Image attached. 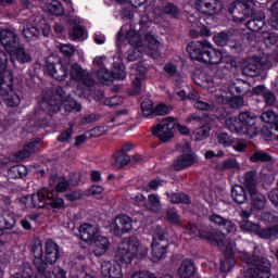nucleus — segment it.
Segmentation results:
<instances>
[{"label": "nucleus", "mask_w": 278, "mask_h": 278, "mask_svg": "<svg viewBox=\"0 0 278 278\" xmlns=\"http://www.w3.org/2000/svg\"><path fill=\"white\" fill-rule=\"evenodd\" d=\"M235 23H242L249 16H253L247 23L248 29L251 31H260L266 25V15L264 12L255 13V1L253 0H238L232 2L228 9Z\"/></svg>", "instance_id": "obj_1"}, {"label": "nucleus", "mask_w": 278, "mask_h": 278, "mask_svg": "<svg viewBox=\"0 0 278 278\" xmlns=\"http://www.w3.org/2000/svg\"><path fill=\"white\" fill-rule=\"evenodd\" d=\"M33 264L37 268V273H45L47 276L51 275L49 270V264L58 263L60 260V245L51 239H48L45 244V251L42 249V242L36 241L31 248Z\"/></svg>", "instance_id": "obj_2"}, {"label": "nucleus", "mask_w": 278, "mask_h": 278, "mask_svg": "<svg viewBox=\"0 0 278 278\" xmlns=\"http://www.w3.org/2000/svg\"><path fill=\"white\" fill-rule=\"evenodd\" d=\"M0 101L8 108H18L21 96L14 90V76L8 71V54L0 50Z\"/></svg>", "instance_id": "obj_3"}, {"label": "nucleus", "mask_w": 278, "mask_h": 278, "mask_svg": "<svg viewBox=\"0 0 278 278\" xmlns=\"http://www.w3.org/2000/svg\"><path fill=\"white\" fill-rule=\"evenodd\" d=\"M60 108H62V96L43 97L35 111L34 121L36 127H49L51 116L60 112Z\"/></svg>", "instance_id": "obj_4"}, {"label": "nucleus", "mask_w": 278, "mask_h": 278, "mask_svg": "<svg viewBox=\"0 0 278 278\" xmlns=\"http://www.w3.org/2000/svg\"><path fill=\"white\" fill-rule=\"evenodd\" d=\"M207 239L212 244H217L224 251L225 257L220 262V270L222 273H229L236 266V260L233 258V247H236V243L223 232H213L208 235Z\"/></svg>", "instance_id": "obj_5"}, {"label": "nucleus", "mask_w": 278, "mask_h": 278, "mask_svg": "<svg viewBox=\"0 0 278 278\" xmlns=\"http://www.w3.org/2000/svg\"><path fill=\"white\" fill-rule=\"evenodd\" d=\"M149 253V250L142 244L136 237L123 239L121 242L116 257L124 264H131L134 257H144Z\"/></svg>", "instance_id": "obj_6"}, {"label": "nucleus", "mask_w": 278, "mask_h": 278, "mask_svg": "<svg viewBox=\"0 0 278 278\" xmlns=\"http://www.w3.org/2000/svg\"><path fill=\"white\" fill-rule=\"evenodd\" d=\"M93 65L96 68H98L97 73L99 81L105 86H111L114 79L121 81L127 77L125 65L121 61L113 63L112 72L108 71V68L103 66V58L101 56H98L93 60Z\"/></svg>", "instance_id": "obj_7"}, {"label": "nucleus", "mask_w": 278, "mask_h": 278, "mask_svg": "<svg viewBox=\"0 0 278 278\" xmlns=\"http://www.w3.org/2000/svg\"><path fill=\"white\" fill-rule=\"evenodd\" d=\"M168 230L166 227L157 226L152 240L151 260L152 262H160L163 257H166L168 251Z\"/></svg>", "instance_id": "obj_8"}, {"label": "nucleus", "mask_w": 278, "mask_h": 278, "mask_svg": "<svg viewBox=\"0 0 278 278\" xmlns=\"http://www.w3.org/2000/svg\"><path fill=\"white\" fill-rule=\"evenodd\" d=\"M233 90L237 92V94H247L249 90H251V85L247 81H238L237 84H233L232 86L225 85V89L218 88V89H210V92L214 94L217 103H229V96L228 92H233Z\"/></svg>", "instance_id": "obj_9"}, {"label": "nucleus", "mask_w": 278, "mask_h": 278, "mask_svg": "<svg viewBox=\"0 0 278 278\" xmlns=\"http://www.w3.org/2000/svg\"><path fill=\"white\" fill-rule=\"evenodd\" d=\"M123 38L129 42L134 48L142 49V37L136 31V28L131 25H124L117 33V47H121Z\"/></svg>", "instance_id": "obj_10"}, {"label": "nucleus", "mask_w": 278, "mask_h": 278, "mask_svg": "<svg viewBox=\"0 0 278 278\" xmlns=\"http://www.w3.org/2000/svg\"><path fill=\"white\" fill-rule=\"evenodd\" d=\"M182 153L180 156H178L174 163H173V168L174 170H184L186 168H190V166H194L197 162H199V156L194 154L190 150V143H186Z\"/></svg>", "instance_id": "obj_11"}, {"label": "nucleus", "mask_w": 278, "mask_h": 278, "mask_svg": "<svg viewBox=\"0 0 278 278\" xmlns=\"http://www.w3.org/2000/svg\"><path fill=\"white\" fill-rule=\"evenodd\" d=\"M175 127H177V119L167 117L154 127L153 135L157 136L162 142H168V140L173 138V130Z\"/></svg>", "instance_id": "obj_12"}, {"label": "nucleus", "mask_w": 278, "mask_h": 278, "mask_svg": "<svg viewBox=\"0 0 278 278\" xmlns=\"http://www.w3.org/2000/svg\"><path fill=\"white\" fill-rule=\"evenodd\" d=\"M188 123H192L193 125H195V127H198L192 134L193 140L202 141L210 136V131L212 130V128L210 127V124L205 123V119H203V117L199 116L198 114H192L188 118Z\"/></svg>", "instance_id": "obj_13"}, {"label": "nucleus", "mask_w": 278, "mask_h": 278, "mask_svg": "<svg viewBox=\"0 0 278 278\" xmlns=\"http://www.w3.org/2000/svg\"><path fill=\"white\" fill-rule=\"evenodd\" d=\"M0 45L10 53L21 47V38H18L16 31L4 28L0 30Z\"/></svg>", "instance_id": "obj_14"}, {"label": "nucleus", "mask_w": 278, "mask_h": 278, "mask_svg": "<svg viewBox=\"0 0 278 278\" xmlns=\"http://www.w3.org/2000/svg\"><path fill=\"white\" fill-rule=\"evenodd\" d=\"M134 229L131 217L122 214L115 217L111 223V231L114 236H123V233H129Z\"/></svg>", "instance_id": "obj_15"}, {"label": "nucleus", "mask_w": 278, "mask_h": 278, "mask_svg": "<svg viewBox=\"0 0 278 278\" xmlns=\"http://www.w3.org/2000/svg\"><path fill=\"white\" fill-rule=\"evenodd\" d=\"M195 9L200 14L214 16V14H219L223 11V2L218 0H197Z\"/></svg>", "instance_id": "obj_16"}, {"label": "nucleus", "mask_w": 278, "mask_h": 278, "mask_svg": "<svg viewBox=\"0 0 278 278\" xmlns=\"http://www.w3.org/2000/svg\"><path fill=\"white\" fill-rule=\"evenodd\" d=\"M70 75L74 81L84 84L88 89L94 86V79H92V76L89 75L88 72L84 71L79 64L72 65Z\"/></svg>", "instance_id": "obj_17"}, {"label": "nucleus", "mask_w": 278, "mask_h": 278, "mask_svg": "<svg viewBox=\"0 0 278 278\" xmlns=\"http://www.w3.org/2000/svg\"><path fill=\"white\" fill-rule=\"evenodd\" d=\"M207 43L210 41H191L187 45V53L191 60H197L198 62H203L205 51L207 50Z\"/></svg>", "instance_id": "obj_18"}, {"label": "nucleus", "mask_w": 278, "mask_h": 278, "mask_svg": "<svg viewBox=\"0 0 278 278\" xmlns=\"http://www.w3.org/2000/svg\"><path fill=\"white\" fill-rule=\"evenodd\" d=\"M79 236L80 240L87 244H92L101 236V231L99 230V226L85 223L79 227Z\"/></svg>", "instance_id": "obj_19"}, {"label": "nucleus", "mask_w": 278, "mask_h": 278, "mask_svg": "<svg viewBox=\"0 0 278 278\" xmlns=\"http://www.w3.org/2000/svg\"><path fill=\"white\" fill-rule=\"evenodd\" d=\"M270 261L262 257V261L256 262L253 268H250L247 278H270Z\"/></svg>", "instance_id": "obj_20"}, {"label": "nucleus", "mask_w": 278, "mask_h": 278, "mask_svg": "<svg viewBox=\"0 0 278 278\" xmlns=\"http://www.w3.org/2000/svg\"><path fill=\"white\" fill-rule=\"evenodd\" d=\"M100 273L103 278H123V269L121 265L114 261L102 262Z\"/></svg>", "instance_id": "obj_21"}, {"label": "nucleus", "mask_w": 278, "mask_h": 278, "mask_svg": "<svg viewBox=\"0 0 278 278\" xmlns=\"http://www.w3.org/2000/svg\"><path fill=\"white\" fill-rule=\"evenodd\" d=\"M255 118L256 116L254 115V113L249 111L241 112L239 114V121L241 122L244 131H248V136L250 138H253V136H255V129H257V126H255Z\"/></svg>", "instance_id": "obj_22"}, {"label": "nucleus", "mask_w": 278, "mask_h": 278, "mask_svg": "<svg viewBox=\"0 0 278 278\" xmlns=\"http://www.w3.org/2000/svg\"><path fill=\"white\" fill-rule=\"evenodd\" d=\"M261 71H262V61H260V58H249L248 60H245L241 73L247 77H257Z\"/></svg>", "instance_id": "obj_23"}, {"label": "nucleus", "mask_w": 278, "mask_h": 278, "mask_svg": "<svg viewBox=\"0 0 278 278\" xmlns=\"http://www.w3.org/2000/svg\"><path fill=\"white\" fill-rule=\"evenodd\" d=\"M47 72L58 81H64V79L68 77V67L64 66L61 62H58L56 64L47 63Z\"/></svg>", "instance_id": "obj_24"}, {"label": "nucleus", "mask_w": 278, "mask_h": 278, "mask_svg": "<svg viewBox=\"0 0 278 278\" xmlns=\"http://www.w3.org/2000/svg\"><path fill=\"white\" fill-rule=\"evenodd\" d=\"M16 225V218L14 212L10 210H0V236H3V231L14 229Z\"/></svg>", "instance_id": "obj_25"}, {"label": "nucleus", "mask_w": 278, "mask_h": 278, "mask_svg": "<svg viewBox=\"0 0 278 278\" xmlns=\"http://www.w3.org/2000/svg\"><path fill=\"white\" fill-rule=\"evenodd\" d=\"M204 64H220L223 62V53L212 46V42L206 43V50H204V56L202 59Z\"/></svg>", "instance_id": "obj_26"}, {"label": "nucleus", "mask_w": 278, "mask_h": 278, "mask_svg": "<svg viewBox=\"0 0 278 278\" xmlns=\"http://www.w3.org/2000/svg\"><path fill=\"white\" fill-rule=\"evenodd\" d=\"M22 34L27 41L40 38V29L34 24V17H30L23 23Z\"/></svg>", "instance_id": "obj_27"}, {"label": "nucleus", "mask_w": 278, "mask_h": 278, "mask_svg": "<svg viewBox=\"0 0 278 278\" xmlns=\"http://www.w3.org/2000/svg\"><path fill=\"white\" fill-rule=\"evenodd\" d=\"M146 42H148L149 55L154 60L162 55V50L164 49V45L160 42L153 35H146Z\"/></svg>", "instance_id": "obj_28"}, {"label": "nucleus", "mask_w": 278, "mask_h": 278, "mask_svg": "<svg viewBox=\"0 0 278 278\" xmlns=\"http://www.w3.org/2000/svg\"><path fill=\"white\" fill-rule=\"evenodd\" d=\"M93 244V254L96 257H101V255H105L108 250L110 249V239L104 236H99L97 239L92 241Z\"/></svg>", "instance_id": "obj_29"}, {"label": "nucleus", "mask_w": 278, "mask_h": 278, "mask_svg": "<svg viewBox=\"0 0 278 278\" xmlns=\"http://www.w3.org/2000/svg\"><path fill=\"white\" fill-rule=\"evenodd\" d=\"M36 144H40V139H36L35 141L29 142L24 146V148L14 154L12 159L13 162H23V160H27L36 151Z\"/></svg>", "instance_id": "obj_30"}, {"label": "nucleus", "mask_w": 278, "mask_h": 278, "mask_svg": "<svg viewBox=\"0 0 278 278\" xmlns=\"http://www.w3.org/2000/svg\"><path fill=\"white\" fill-rule=\"evenodd\" d=\"M50 192L51 191H49V189L43 188L38 192L33 193L30 197V201H33L34 207H38V208L47 207Z\"/></svg>", "instance_id": "obj_31"}, {"label": "nucleus", "mask_w": 278, "mask_h": 278, "mask_svg": "<svg viewBox=\"0 0 278 278\" xmlns=\"http://www.w3.org/2000/svg\"><path fill=\"white\" fill-rule=\"evenodd\" d=\"M225 125L229 131L233 134H240L241 136H249V130H244V126H242V122L240 117H228L225 122Z\"/></svg>", "instance_id": "obj_32"}, {"label": "nucleus", "mask_w": 278, "mask_h": 278, "mask_svg": "<svg viewBox=\"0 0 278 278\" xmlns=\"http://www.w3.org/2000/svg\"><path fill=\"white\" fill-rule=\"evenodd\" d=\"M197 275V267L192 260H185L178 268L179 278H193Z\"/></svg>", "instance_id": "obj_33"}, {"label": "nucleus", "mask_w": 278, "mask_h": 278, "mask_svg": "<svg viewBox=\"0 0 278 278\" xmlns=\"http://www.w3.org/2000/svg\"><path fill=\"white\" fill-rule=\"evenodd\" d=\"M11 53V63L13 66H16V61L20 62V64H27V62H31V55L25 51L21 46H18L14 51L9 52Z\"/></svg>", "instance_id": "obj_34"}, {"label": "nucleus", "mask_w": 278, "mask_h": 278, "mask_svg": "<svg viewBox=\"0 0 278 278\" xmlns=\"http://www.w3.org/2000/svg\"><path fill=\"white\" fill-rule=\"evenodd\" d=\"M208 220L214 225H217V227H223L227 233H231V231L236 229V226L231 220H227L218 214L210 215Z\"/></svg>", "instance_id": "obj_35"}, {"label": "nucleus", "mask_w": 278, "mask_h": 278, "mask_svg": "<svg viewBox=\"0 0 278 278\" xmlns=\"http://www.w3.org/2000/svg\"><path fill=\"white\" fill-rule=\"evenodd\" d=\"M251 199V210H264L266 207V197L260 191H252L249 193Z\"/></svg>", "instance_id": "obj_36"}, {"label": "nucleus", "mask_w": 278, "mask_h": 278, "mask_svg": "<svg viewBox=\"0 0 278 278\" xmlns=\"http://www.w3.org/2000/svg\"><path fill=\"white\" fill-rule=\"evenodd\" d=\"M50 188H55L56 192H66L68 190V180L66 178L52 175L49 180Z\"/></svg>", "instance_id": "obj_37"}, {"label": "nucleus", "mask_w": 278, "mask_h": 278, "mask_svg": "<svg viewBox=\"0 0 278 278\" xmlns=\"http://www.w3.org/2000/svg\"><path fill=\"white\" fill-rule=\"evenodd\" d=\"M243 186L249 193L257 191V173L247 172L243 179Z\"/></svg>", "instance_id": "obj_38"}, {"label": "nucleus", "mask_w": 278, "mask_h": 278, "mask_svg": "<svg viewBox=\"0 0 278 278\" xmlns=\"http://www.w3.org/2000/svg\"><path fill=\"white\" fill-rule=\"evenodd\" d=\"M231 198L236 203H239V204L247 203L248 195H247V191L244 190V187L240 185L233 186L231 189Z\"/></svg>", "instance_id": "obj_39"}, {"label": "nucleus", "mask_w": 278, "mask_h": 278, "mask_svg": "<svg viewBox=\"0 0 278 278\" xmlns=\"http://www.w3.org/2000/svg\"><path fill=\"white\" fill-rule=\"evenodd\" d=\"M258 249V247H254V253H257ZM238 256L240 257V260H242V262H245V264H251L252 266H255L257 262H262V257H264L257 254L251 256V254H249L248 252H239Z\"/></svg>", "instance_id": "obj_40"}, {"label": "nucleus", "mask_w": 278, "mask_h": 278, "mask_svg": "<svg viewBox=\"0 0 278 278\" xmlns=\"http://www.w3.org/2000/svg\"><path fill=\"white\" fill-rule=\"evenodd\" d=\"M220 64H222L220 68H224V70H223V73H220V70H218L217 76L220 79H223V77H225V75H227V72L231 71V68H233L236 66V61L231 56H225L222 59Z\"/></svg>", "instance_id": "obj_41"}, {"label": "nucleus", "mask_w": 278, "mask_h": 278, "mask_svg": "<svg viewBox=\"0 0 278 278\" xmlns=\"http://www.w3.org/2000/svg\"><path fill=\"white\" fill-rule=\"evenodd\" d=\"M250 162L257 164V162H273V156L264 150H255L250 156Z\"/></svg>", "instance_id": "obj_42"}, {"label": "nucleus", "mask_w": 278, "mask_h": 278, "mask_svg": "<svg viewBox=\"0 0 278 278\" xmlns=\"http://www.w3.org/2000/svg\"><path fill=\"white\" fill-rule=\"evenodd\" d=\"M114 166L115 168H123V166H127L129 162H131V157L125 152H116L114 155Z\"/></svg>", "instance_id": "obj_43"}, {"label": "nucleus", "mask_w": 278, "mask_h": 278, "mask_svg": "<svg viewBox=\"0 0 278 278\" xmlns=\"http://www.w3.org/2000/svg\"><path fill=\"white\" fill-rule=\"evenodd\" d=\"M27 175V167L24 165H15L11 167L8 172V177L10 179H22V177H25Z\"/></svg>", "instance_id": "obj_44"}, {"label": "nucleus", "mask_w": 278, "mask_h": 278, "mask_svg": "<svg viewBox=\"0 0 278 278\" xmlns=\"http://www.w3.org/2000/svg\"><path fill=\"white\" fill-rule=\"evenodd\" d=\"M261 119L264 123H268L269 125L274 126V131H278V115L273 111L263 112L261 115Z\"/></svg>", "instance_id": "obj_45"}, {"label": "nucleus", "mask_w": 278, "mask_h": 278, "mask_svg": "<svg viewBox=\"0 0 278 278\" xmlns=\"http://www.w3.org/2000/svg\"><path fill=\"white\" fill-rule=\"evenodd\" d=\"M53 207V210H64V199L53 197V192L50 191L48 195V205L47 207Z\"/></svg>", "instance_id": "obj_46"}, {"label": "nucleus", "mask_w": 278, "mask_h": 278, "mask_svg": "<svg viewBox=\"0 0 278 278\" xmlns=\"http://www.w3.org/2000/svg\"><path fill=\"white\" fill-rule=\"evenodd\" d=\"M167 199L170 203H185L189 205L190 197L185 193H167Z\"/></svg>", "instance_id": "obj_47"}, {"label": "nucleus", "mask_w": 278, "mask_h": 278, "mask_svg": "<svg viewBox=\"0 0 278 278\" xmlns=\"http://www.w3.org/2000/svg\"><path fill=\"white\" fill-rule=\"evenodd\" d=\"M65 112H81V104L77 103L75 99L68 98L63 101Z\"/></svg>", "instance_id": "obj_48"}, {"label": "nucleus", "mask_w": 278, "mask_h": 278, "mask_svg": "<svg viewBox=\"0 0 278 278\" xmlns=\"http://www.w3.org/2000/svg\"><path fill=\"white\" fill-rule=\"evenodd\" d=\"M149 203L147 204V207L149 210H152V212H160V207L162 203L160 202V198L152 193L148 195Z\"/></svg>", "instance_id": "obj_49"}, {"label": "nucleus", "mask_w": 278, "mask_h": 278, "mask_svg": "<svg viewBox=\"0 0 278 278\" xmlns=\"http://www.w3.org/2000/svg\"><path fill=\"white\" fill-rule=\"evenodd\" d=\"M218 168L220 170H238V168H240V164H238L236 159H229L219 164Z\"/></svg>", "instance_id": "obj_50"}, {"label": "nucleus", "mask_w": 278, "mask_h": 278, "mask_svg": "<svg viewBox=\"0 0 278 278\" xmlns=\"http://www.w3.org/2000/svg\"><path fill=\"white\" fill-rule=\"evenodd\" d=\"M70 36L73 38V40H86L88 37L86 29L81 26H74Z\"/></svg>", "instance_id": "obj_51"}, {"label": "nucleus", "mask_w": 278, "mask_h": 278, "mask_svg": "<svg viewBox=\"0 0 278 278\" xmlns=\"http://www.w3.org/2000/svg\"><path fill=\"white\" fill-rule=\"evenodd\" d=\"M263 38L267 47H276L278 49V35L275 33H264Z\"/></svg>", "instance_id": "obj_52"}, {"label": "nucleus", "mask_w": 278, "mask_h": 278, "mask_svg": "<svg viewBox=\"0 0 278 278\" xmlns=\"http://www.w3.org/2000/svg\"><path fill=\"white\" fill-rule=\"evenodd\" d=\"M240 228L243 229V231H250L251 233H257V231H260V225L253 224L248 219H243L240 223Z\"/></svg>", "instance_id": "obj_53"}, {"label": "nucleus", "mask_w": 278, "mask_h": 278, "mask_svg": "<svg viewBox=\"0 0 278 278\" xmlns=\"http://www.w3.org/2000/svg\"><path fill=\"white\" fill-rule=\"evenodd\" d=\"M192 103H194L193 105L197 110L205 112H212L214 110V104L200 100V96H198L197 100H192Z\"/></svg>", "instance_id": "obj_54"}, {"label": "nucleus", "mask_w": 278, "mask_h": 278, "mask_svg": "<svg viewBox=\"0 0 278 278\" xmlns=\"http://www.w3.org/2000/svg\"><path fill=\"white\" fill-rule=\"evenodd\" d=\"M49 12L55 16H62L64 14V8L60 1L54 0L49 5Z\"/></svg>", "instance_id": "obj_55"}, {"label": "nucleus", "mask_w": 278, "mask_h": 278, "mask_svg": "<svg viewBox=\"0 0 278 278\" xmlns=\"http://www.w3.org/2000/svg\"><path fill=\"white\" fill-rule=\"evenodd\" d=\"M213 40L218 47H225L229 42V34L222 31L215 35Z\"/></svg>", "instance_id": "obj_56"}, {"label": "nucleus", "mask_w": 278, "mask_h": 278, "mask_svg": "<svg viewBox=\"0 0 278 278\" xmlns=\"http://www.w3.org/2000/svg\"><path fill=\"white\" fill-rule=\"evenodd\" d=\"M166 216H167V220L172 225H181V217L179 216L177 211H175L174 208L167 210Z\"/></svg>", "instance_id": "obj_57"}, {"label": "nucleus", "mask_w": 278, "mask_h": 278, "mask_svg": "<svg viewBox=\"0 0 278 278\" xmlns=\"http://www.w3.org/2000/svg\"><path fill=\"white\" fill-rule=\"evenodd\" d=\"M177 97H179L181 101H197L199 99V93L191 90L189 94H186V90H180L177 92Z\"/></svg>", "instance_id": "obj_58"}, {"label": "nucleus", "mask_w": 278, "mask_h": 278, "mask_svg": "<svg viewBox=\"0 0 278 278\" xmlns=\"http://www.w3.org/2000/svg\"><path fill=\"white\" fill-rule=\"evenodd\" d=\"M141 112L143 116H153V113L155 112L153 111V101L144 100L141 102Z\"/></svg>", "instance_id": "obj_59"}, {"label": "nucleus", "mask_w": 278, "mask_h": 278, "mask_svg": "<svg viewBox=\"0 0 278 278\" xmlns=\"http://www.w3.org/2000/svg\"><path fill=\"white\" fill-rule=\"evenodd\" d=\"M256 236H260V238H265L267 240H275V228H265L261 230L258 226V231L256 232Z\"/></svg>", "instance_id": "obj_60"}, {"label": "nucleus", "mask_w": 278, "mask_h": 278, "mask_svg": "<svg viewBox=\"0 0 278 278\" xmlns=\"http://www.w3.org/2000/svg\"><path fill=\"white\" fill-rule=\"evenodd\" d=\"M217 142L223 144V147H231L233 138H231L227 132H222L217 136Z\"/></svg>", "instance_id": "obj_61"}, {"label": "nucleus", "mask_w": 278, "mask_h": 278, "mask_svg": "<svg viewBox=\"0 0 278 278\" xmlns=\"http://www.w3.org/2000/svg\"><path fill=\"white\" fill-rule=\"evenodd\" d=\"M140 58H142V48H132L128 51V62H136V60H140Z\"/></svg>", "instance_id": "obj_62"}, {"label": "nucleus", "mask_w": 278, "mask_h": 278, "mask_svg": "<svg viewBox=\"0 0 278 278\" xmlns=\"http://www.w3.org/2000/svg\"><path fill=\"white\" fill-rule=\"evenodd\" d=\"M33 275H34V270L31 269V265L26 263L23 266L22 273L16 274L12 278H31Z\"/></svg>", "instance_id": "obj_63"}, {"label": "nucleus", "mask_w": 278, "mask_h": 278, "mask_svg": "<svg viewBox=\"0 0 278 278\" xmlns=\"http://www.w3.org/2000/svg\"><path fill=\"white\" fill-rule=\"evenodd\" d=\"M60 51L65 58H73L75 54V47L71 43L61 45Z\"/></svg>", "instance_id": "obj_64"}]
</instances>
